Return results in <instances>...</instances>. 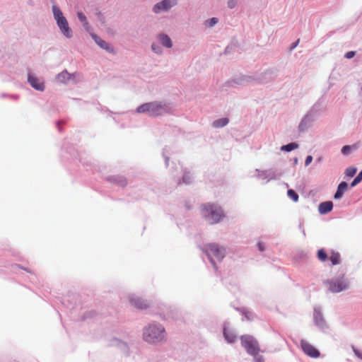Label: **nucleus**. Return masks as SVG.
Wrapping results in <instances>:
<instances>
[{"instance_id":"nucleus-32","label":"nucleus","mask_w":362,"mask_h":362,"mask_svg":"<svg viewBox=\"0 0 362 362\" xmlns=\"http://www.w3.org/2000/svg\"><path fill=\"white\" fill-rule=\"evenodd\" d=\"M255 362H264V360H263L262 357H261V356H256L255 358Z\"/></svg>"},{"instance_id":"nucleus-27","label":"nucleus","mask_w":362,"mask_h":362,"mask_svg":"<svg viewBox=\"0 0 362 362\" xmlns=\"http://www.w3.org/2000/svg\"><path fill=\"white\" fill-rule=\"evenodd\" d=\"M287 194L288 196L294 202H297L298 200V195L294 190L288 189Z\"/></svg>"},{"instance_id":"nucleus-36","label":"nucleus","mask_w":362,"mask_h":362,"mask_svg":"<svg viewBox=\"0 0 362 362\" xmlns=\"http://www.w3.org/2000/svg\"><path fill=\"white\" fill-rule=\"evenodd\" d=\"M250 315H252V313H245V317L248 319V320H250Z\"/></svg>"},{"instance_id":"nucleus-10","label":"nucleus","mask_w":362,"mask_h":362,"mask_svg":"<svg viewBox=\"0 0 362 362\" xmlns=\"http://www.w3.org/2000/svg\"><path fill=\"white\" fill-rule=\"evenodd\" d=\"M130 302L134 307L141 310L146 309L149 306V304L146 300H144L139 297L131 298Z\"/></svg>"},{"instance_id":"nucleus-9","label":"nucleus","mask_w":362,"mask_h":362,"mask_svg":"<svg viewBox=\"0 0 362 362\" xmlns=\"http://www.w3.org/2000/svg\"><path fill=\"white\" fill-rule=\"evenodd\" d=\"M176 3V0H163L161 2L156 4L153 7V11L158 13L161 10H168Z\"/></svg>"},{"instance_id":"nucleus-19","label":"nucleus","mask_w":362,"mask_h":362,"mask_svg":"<svg viewBox=\"0 0 362 362\" xmlns=\"http://www.w3.org/2000/svg\"><path fill=\"white\" fill-rule=\"evenodd\" d=\"M298 147V145L296 143H290L286 145H284L281 147V150L283 151H291L294 150Z\"/></svg>"},{"instance_id":"nucleus-17","label":"nucleus","mask_w":362,"mask_h":362,"mask_svg":"<svg viewBox=\"0 0 362 362\" xmlns=\"http://www.w3.org/2000/svg\"><path fill=\"white\" fill-rule=\"evenodd\" d=\"M223 335L225 339L229 343H232L235 340V334L226 327L223 329Z\"/></svg>"},{"instance_id":"nucleus-28","label":"nucleus","mask_w":362,"mask_h":362,"mask_svg":"<svg viewBox=\"0 0 362 362\" xmlns=\"http://www.w3.org/2000/svg\"><path fill=\"white\" fill-rule=\"evenodd\" d=\"M218 22V19L216 18H211L207 23L209 27L214 26Z\"/></svg>"},{"instance_id":"nucleus-22","label":"nucleus","mask_w":362,"mask_h":362,"mask_svg":"<svg viewBox=\"0 0 362 362\" xmlns=\"http://www.w3.org/2000/svg\"><path fill=\"white\" fill-rule=\"evenodd\" d=\"M115 182L116 183L122 187H124L127 186V180L126 179V177H123V176H119L116 178L115 180Z\"/></svg>"},{"instance_id":"nucleus-34","label":"nucleus","mask_w":362,"mask_h":362,"mask_svg":"<svg viewBox=\"0 0 362 362\" xmlns=\"http://www.w3.org/2000/svg\"><path fill=\"white\" fill-rule=\"evenodd\" d=\"M300 40L298 39L296 42H294L292 46L291 47V49H294L298 44Z\"/></svg>"},{"instance_id":"nucleus-24","label":"nucleus","mask_w":362,"mask_h":362,"mask_svg":"<svg viewBox=\"0 0 362 362\" xmlns=\"http://www.w3.org/2000/svg\"><path fill=\"white\" fill-rule=\"evenodd\" d=\"M77 16H78L79 21L83 23L84 27L88 28V23L86 20V16L82 12H78Z\"/></svg>"},{"instance_id":"nucleus-25","label":"nucleus","mask_w":362,"mask_h":362,"mask_svg":"<svg viewBox=\"0 0 362 362\" xmlns=\"http://www.w3.org/2000/svg\"><path fill=\"white\" fill-rule=\"evenodd\" d=\"M362 181V170L358 173V175L354 179L352 182L351 183V187H355L359 182Z\"/></svg>"},{"instance_id":"nucleus-6","label":"nucleus","mask_w":362,"mask_h":362,"mask_svg":"<svg viewBox=\"0 0 362 362\" xmlns=\"http://www.w3.org/2000/svg\"><path fill=\"white\" fill-rule=\"evenodd\" d=\"M241 343L249 354L255 356L258 355L259 351L258 343L253 337L250 335L242 336Z\"/></svg>"},{"instance_id":"nucleus-3","label":"nucleus","mask_w":362,"mask_h":362,"mask_svg":"<svg viewBox=\"0 0 362 362\" xmlns=\"http://www.w3.org/2000/svg\"><path fill=\"white\" fill-rule=\"evenodd\" d=\"M167 110L166 106L160 103L153 102L145 103L138 107L139 113H148L149 116L155 117L163 115Z\"/></svg>"},{"instance_id":"nucleus-11","label":"nucleus","mask_w":362,"mask_h":362,"mask_svg":"<svg viewBox=\"0 0 362 362\" xmlns=\"http://www.w3.org/2000/svg\"><path fill=\"white\" fill-rule=\"evenodd\" d=\"M28 82L30 83V84L31 85V86L33 88H34L35 89H36L37 90L42 91L45 88L44 83L42 81H40V79H38L37 78H36L32 75L28 76Z\"/></svg>"},{"instance_id":"nucleus-33","label":"nucleus","mask_w":362,"mask_h":362,"mask_svg":"<svg viewBox=\"0 0 362 362\" xmlns=\"http://www.w3.org/2000/svg\"><path fill=\"white\" fill-rule=\"evenodd\" d=\"M258 248L260 251H263L264 250L263 244L262 243H259L257 244Z\"/></svg>"},{"instance_id":"nucleus-20","label":"nucleus","mask_w":362,"mask_h":362,"mask_svg":"<svg viewBox=\"0 0 362 362\" xmlns=\"http://www.w3.org/2000/svg\"><path fill=\"white\" fill-rule=\"evenodd\" d=\"M329 259L333 265L338 264L340 261V255L338 252H332Z\"/></svg>"},{"instance_id":"nucleus-29","label":"nucleus","mask_w":362,"mask_h":362,"mask_svg":"<svg viewBox=\"0 0 362 362\" xmlns=\"http://www.w3.org/2000/svg\"><path fill=\"white\" fill-rule=\"evenodd\" d=\"M356 54V52L354 51H350L345 54V57L346 59H351L353 58Z\"/></svg>"},{"instance_id":"nucleus-16","label":"nucleus","mask_w":362,"mask_h":362,"mask_svg":"<svg viewBox=\"0 0 362 362\" xmlns=\"http://www.w3.org/2000/svg\"><path fill=\"white\" fill-rule=\"evenodd\" d=\"M159 40L163 46L168 47V48L172 47L171 40L168 35H163V34L160 35Z\"/></svg>"},{"instance_id":"nucleus-21","label":"nucleus","mask_w":362,"mask_h":362,"mask_svg":"<svg viewBox=\"0 0 362 362\" xmlns=\"http://www.w3.org/2000/svg\"><path fill=\"white\" fill-rule=\"evenodd\" d=\"M356 148H357L356 145H353V146L346 145L342 147L341 153L344 155H348L350 153L351 149H356Z\"/></svg>"},{"instance_id":"nucleus-13","label":"nucleus","mask_w":362,"mask_h":362,"mask_svg":"<svg viewBox=\"0 0 362 362\" xmlns=\"http://www.w3.org/2000/svg\"><path fill=\"white\" fill-rule=\"evenodd\" d=\"M93 38L95 42L103 49H106L109 52H113L112 47L105 40H102L100 37L93 35Z\"/></svg>"},{"instance_id":"nucleus-12","label":"nucleus","mask_w":362,"mask_h":362,"mask_svg":"<svg viewBox=\"0 0 362 362\" xmlns=\"http://www.w3.org/2000/svg\"><path fill=\"white\" fill-rule=\"evenodd\" d=\"M332 208L333 204L332 202H324L319 205L318 210L321 214H325L331 211Z\"/></svg>"},{"instance_id":"nucleus-31","label":"nucleus","mask_w":362,"mask_h":362,"mask_svg":"<svg viewBox=\"0 0 362 362\" xmlns=\"http://www.w3.org/2000/svg\"><path fill=\"white\" fill-rule=\"evenodd\" d=\"M228 6L232 8L235 6L236 1L235 0H230L228 2Z\"/></svg>"},{"instance_id":"nucleus-2","label":"nucleus","mask_w":362,"mask_h":362,"mask_svg":"<svg viewBox=\"0 0 362 362\" xmlns=\"http://www.w3.org/2000/svg\"><path fill=\"white\" fill-rule=\"evenodd\" d=\"M202 213L204 218L210 223H218L223 216L221 209L212 204H204L202 205Z\"/></svg>"},{"instance_id":"nucleus-7","label":"nucleus","mask_w":362,"mask_h":362,"mask_svg":"<svg viewBox=\"0 0 362 362\" xmlns=\"http://www.w3.org/2000/svg\"><path fill=\"white\" fill-rule=\"evenodd\" d=\"M328 284L329 289L334 293L340 292L343 290L348 288L349 287V283L344 279V276L341 277L340 279H337L334 281H332L329 282Z\"/></svg>"},{"instance_id":"nucleus-23","label":"nucleus","mask_w":362,"mask_h":362,"mask_svg":"<svg viewBox=\"0 0 362 362\" xmlns=\"http://www.w3.org/2000/svg\"><path fill=\"white\" fill-rule=\"evenodd\" d=\"M357 168L355 167L347 168L345 170V175L348 177H354L356 173Z\"/></svg>"},{"instance_id":"nucleus-26","label":"nucleus","mask_w":362,"mask_h":362,"mask_svg":"<svg viewBox=\"0 0 362 362\" xmlns=\"http://www.w3.org/2000/svg\"><path fill=\"white\" fill-rule=\"evenodd\" d=\"M317 257L320 261L325 262L327 259V255L326 252L322 249H321L317 252Z\"/></svg>"},{"instance_id":"nucleus-15","label":"nucleus","mask_w":362,"mask_h":362,"mask_svg":"<svg viewBox=\"0 0 362 362\" xmlns=\"http://www.w3.org/2000/svg\"><path fill=\"white\" fill-rule=\"evenodd\" d=\"M71 75L66 71H63L59 73L57 76V80L62 83H66L71 79Z\"/></svg>"},{"instance_id":"nucleus-18","label":"nucleus","mask_w":362,"mask_h":362,"mask_svg":"<svg viewBox=\"0 0 362 362\" xmlns=\"http://www.w3.org/2000/svg\"><path fill=\"white\" fill-rule=\"evenodd\" d=\"M228 123V119L227 118H221L215 120L213 122V127L215 128L223 127L226 126Z\"/></svg>"},{"instance_id":"nucleus-30","label":"nucleus","mask_w":362,"mask_h":362,"mask_svg":"<svg viewBox=\"0 0 362 362\" xmlns=\"http://www.w3.org/2000/svg\"><path fill=\"white\" fill-rule=\"evenodd\" d=\"M313 161V156H308L305 158V165L307 166L311 163Z\"/></svg>"},{"instance_id":"nucleus-37","label":"nucleus","mask_w":362,"mask_h":362,"mask_svg":"<svg viewBox=\"0 0 362 362\" xmlns=\"http://www.w3.org/2000/svg\"><path fill=\"white\" fill-rule=\"evenodd\" d=\"M156 47V46L155 45H152V49H153V50L154 52H158L156 51L157 47Z\"/></svg>"},{"instance_id":"nucleus-5","label":"nucleus","mask_w":362,"mask_h":362,"mask_svg":"<svg viewBox=\"0 0 362 362\" xmlns=\"http://www.w3.org/2000/svg\"><path fill=\"white\" fill-rule=\"evenodd\" d=\"M205 251L206 255L210 259L211 262L215 264L214 259L218 261L223 259L225 256V250L223 247H220L216 244H209L205 247Z\"/></svg>"},{"instance_id":"nucleus-4","label":"nucleus","mask_w":362,"mask_h":362,"mask_svg":"<svg viewBox=\"0 0 362 362\" xmlns=\"http://www.w3.org/2000/svg\"><path fill=\"white\" fill-rule=\"evenodd\" d=\"M52 11L54 19L57 21V24L62 34L67 38L72 37V30L69 26V23L66 18L63 16L62 11L59 8L54 5L52 6Z\"/></svg>"},{"instance_id":"nucleus-14","label":"nucleus","mask_w":362,"mask_h":362,"mask_svg":"<svg viewBox=\"0 0 362 362\" xmlns=\"http://www.w3.org/2000/svg\"><path fill=\"white\" fill-rule=\"evenodd\" d=\"M348 185L346 182H341L337 187V190L334 194V198L337 199H341L344 193L347 190Z\"/></svg>"},{"instance_id":"nucleus-1","label":"nucleus","mask_w":362,"mask_h":362,"mask_svg":"<svg viewBox=\"0 0 362 362\" xmlns=\"http://www.w3.org/2000/svg\"><path fill=\"white\" fill-rule=\"evenodd\" d=\"M165 330L160 325H150L144 332V339L149 343H156L165 337Z\"/></svg>"},{"instance_id":"nucleus-8","label":"nucleus","mask_w":362,"mask_h":362,"mask_svg":"<svg viewBox=\"0 0 362 362\" xmlns=\"http://www.w3.org/2000/svg\"><path fill=\"white\" fill-rule=\"evenodd\" d=\"M300 346L303 352L308 356L317 358L320 356V351L305 340H301Z\"/></svg>"},{"instance_id":"nucleus-35","label":"nucleus","mask_w":362,"mask_h":362,"mask_svg":"<svg viewBox=\"0 0 362 362\" xmlns=\"http://www.w3.org/2000/svg\"><path fill=\"white\" fill-rule=\"evenodd\" d=\"M354 352H355L356 355L358 358H360L361 359H362V354H361V353H360L358 351H356V350H355V351H354Z\"/></svg>"}]
</instances>
